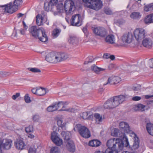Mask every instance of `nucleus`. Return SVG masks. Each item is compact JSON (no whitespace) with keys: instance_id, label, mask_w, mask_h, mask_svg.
Segmentation results:
<instances>
[{"instance_id":"nucleus-1","label":"nucleus","mask_w":153,"mask_h":153,"mask_svg":"<svg viewBox=\"0 0 153 153\" xmlns=\"http://www.w3.org/2000/svg\"><path fill=\"white\" fill-rule=\"evenodd\" d=\"M107 146L108 149H114L118 147V149L121 150L123 147H128L129 145L128 139L126 137H124L123 140L119 139H111L107 142Z\"/></svg>"},{"instance_id":"nucleus-2","label":"nucleus","mask_w":153,"mask_h":153,"mask_svg":"<svg viewBox=\"0 0 153 153\" xmlns=\"http://www.w3.org/2000/svg\"><path fill=\"white\" fill-rule=\"evenodd\" d=\"M29 32L33 37L38 38L42 42H45L48 41V37L43 27L38 28L36 26H32L29 29Z\"/></svg>"},{"instance_id":"nucleus-3","label":"nucleus","mask_w":153,"mask_h":153,"mask_svg":"<svg viewBox=\"0 0 153 153\" xmlns=\"http://www.w3.org/2000/svg\"><path fill=\"white\" fill-rule=\"evenodd\" d=\"M125 99V96L123 95L114 96L106 101L104 104V107L106 109H113L122 103Z\"/></svg>"},{"instance_id":"nucleus-4","label":"nucleus","mask_w":153,"mask_h":153,"mask_svg":"<svg viewBox=\"0 0 153 153\" xmlns=\"http://www.w3.org/2000/svg\"><path fill=\"white\" fill-rule=\"evenodd\" d=\"M68 58V55L65 53L51 52L46 55L45 59L48 62L56 63L63 61Z\"/></svg>"},{"instance_id":"nucleus-5","label":"nucleus","mask_w":153,"mask_h":153,"mask_svg":"<svg viewBox=\"0 0 153 153\" xmlns=\"http://www.w3.org/2000/svg\"><path fill=\"white\" fill-rule=\"evenodd\" d=\"M22 0H15L13 3L10 2L9 4L5 5H1L4 12L10 13H13L18 9V7L22 3Z\"/></svg>"},{"instance_id":"nucleus-6","label":"nucleus","mask_w":153,"mask_h":153,"mask_svg":"<svg viewBox=\"0 0 153 153\" xmlns=\"http://www.w3.org/2000/svg\"><path fill=\"white\" fill-rule=\"evenodd\" d=\"M86 3L87 7L90 8L98 10L100 9L102 6L100 0H82Z\"/></svg>"},{"instance_id":"nucleus-7","label":"nucleus","mask_w":153,"mask_h":153,"mask_svg":"<svg viewBox=\"0 0 153 153\" xmlns=\"http://www.w3.org/2000/svg\"><path fill=\"white\" fill-rule=\"evenodd\" d=\"M77 130L79 134L82 137L87 138L91 136L90 131L86 127L82 126L81 124H77L74 128L75 131Z\"/></svg>"},{"instance_id":"nucleus-8","label":"nucleus","mask_w":153,"mask_h":153,"mask_svg":"<svg viewBox=\"0 0 153 153\" xmlns=\"http://www.w3.org/2000/svg\"><path fill=\"white\" fill-rule=\"evenodd\" d=\"M64 8L66 13L69 14L74 11L76 7L72 0H66L65 1Z\"/></svg>"},{"instance_id":"nucleus-9","label":"nucleus","mask_w":153,"mask_h":153,"mask_svg":"<svg viewBox=\"0 0 153 153\" xmlns=\"http://www.w3.org/2000/svg\"><path fill=\"white\" fill-rule=\"evenodd\" d=\"M145 30L142 28L136 29L134 31V34L135 39L138 41L143 39L147 35L146 34Z\"/></svg>"},{"instance_id":"nucleus-10","label":"nucleus","mask_w":153,"mask_h":153,"mask_svg":"<svg viewBox=\"0 0 153 153\" xmlns=\"http://www.w3.org/2000/svg\"><path fill=\"white\" fill-rule=\"evenodd\" d=\"M12 140L10 139H4L1 140L0 139V146L4 150L10 149L12 146Z\"/></svg>"},{"instance_id":"nucleus-11","label":"nucleus","mask_w":153,"mask_h":153,"mask_svg":"<svg viewBox=\"0 0 153 153\" xmlns=\"http://www.w3.org/2000/svg\"><path fill=\"white\" fill-rule=\"evenodd\" d=\"M142 44L143 46L146 48H151L153 45V41L151 36L150 35L145 36L142 41Z\"/></svg>"},{"instance_id":"nucleus-12","label":"nucleus","mask_w":153,"mask_h":153,"mask_svg":"<svg viewBox=\"0 0 153 153\" xmlns=\"http://www.w3.org/2000/svg\"><path fill=\"white\" fill-rule=\"evenodd\" d=\"M93 30L96 35L102 37H105L107 34L105 29L102 27H98L94 28Z\"/></svg>"},{"instance_id":"nucleus-13","label":"nucleus","mask_w":153,"mask_h":153,"mask_svg":"<svg viewBox=\"0 0 153 153\" xmlns=\"http://www.w3.org/2000/svg\"><path fill=\"white\" fill-rule=\"evenodd\" d=\"M51 139L52 141L56 145L60 146L62 143V140L59 138L58 136V134L54 131L51 133Z\"/></svg>"},{"instance_id":"nucleus-14","label":"nucleus","mask_w":153,"mask_h":153,"mask_svg":"<svg viewBox=\"0 0 153 153\" xmlns=\"http://www.w3.org/2000/svg\"><path fill=\"white\" fill-rule=\"evenodd\" d=\"M81 16L79 14H77L73 15L71 21V25L73 26H79L81 25V21L80 19Z\"/></svg>"},{"instance_id":"nucleus-15","label":"nucleus","mask_w":153,"mask_h":153,"mask_svg":"<svg viewBox=\"0 0 153 153\" xmlns=\"http://www.w3.org/2000/svg\"><path fill=\"white\" fill-rule=\"evenodd\" d=\"M133 36L131 33H126L123 34L121 37V40L124 43L129 44L132 41Z\"/></svg>"},{"instance_id":"nucleus-16","label":"nucleus","mask_w":153,"mask_h":153,"mask_svg":"<svg viewBox=\"0 0 153 153\" xmlns=\"http://www.w3.org/2000/svg\"><path fill=\"white\" fill-rule=\"evenodd\" d=\"M121 79L120 77L115 76H112L108 78L107 83L104 84L105 85L107 84L115 85L119 83Z\"/></svg>"},{"instance_id":"nucleus-17","label":"nucleus","mask_w":153,"mask_h":153,"mask_svg":"<svg viewBox=\"0 0 153 153\" xmlns=\"http://www.w3.org/2000/svg\"><path fill=\"white\" fill-rule=\"evenodd\" d=\"M58 0H51L49 3L44 4V9L47 11L51 10L53 7L58 3Z\"/></svg>"},{"instance_id":"nucleus-18","label":"nucleus","mask_w":153,"mask_h":153,"mask_svg":"<svg viewBox=\"0 0 153 153\" xmlns=\"http://www.w3.org/2000/svg\"><path fill=\"white\" fill-rule=\"evenodd\" d=\"M63 117L62 115H59L56 117V120L58 126L61 127L62 129L65 130L66 123L63 121Z\"/></svg>"},{"instance_id":"nucleus-19","label":"nucleus","mask_w":153,"mask_h":153,"mask_svg":"<svg viewBox=\"0 0 153 153\" xmlns=\"http://www.w3.org/2000/svg\"><path fill=\"white\" fill-rule=\"evenodd\" d=\"M132 136L134 137V143L132 147H131L132 150L137 149L139 147V138L137 136L135 133L133 132L132 133Z\"/></svg>"},{"instance_id":"nucleus-20","label":"nucleus","mask_w":153,"mask_h":153,"mask_svg":"<svg viewBox=\"0 0 153 153\" xmlns=\"http://www.w3.org/2000/svg\"><path fill=\"white\" fill-rule=\"evenodd\" d=\"M67 143L66 145L67 149L71 153L74 152L75 151V146L72 140H69L66 142Z\"/></svg>"},{"instance_id":"nucleus-21","label":"nucleus","mask_w":153,"mask_h":153,"mask_svg":"<svg viewBox=\"0 0 153 153\" xmlns=\"http://www.w3.org/2000/svg\"><path fill=\"white\" fill-rule=\"evenodd\" d=\"M15 145L17 149L22 150L24 148L25 145L23 141L20 139H17L15 142Z\"/></svg>"},{"instance_id":"nucleus-22","label":"nucleus","mask_w":153,"mask_h":153,"mask_svg":"<svg viewBox=\"0 0 153 153\" xmlns=\"http://www.w3.org/2000/svg\"><path fill=\"white\" fill-rule=\"evenodd\" d=\"M119 126L120 128L123 129L125 133H130V128L128 124L126 122H122L120 123Z\"/></svg>"},{"instance_id":"nucleus-23","label":"nucleus","mask_w":153,"mask_h":153,"mask_svg":"<svg viewBox=\"0 0 153 153\" xmlns=\"http://www.w3.org/2000/svg\"><path fill=\"white\" fill-rule=\"evenodd\" d=\"M106 42L111 44H113L115 43V38L114 35L110 34L107 36L105 38Z\"/></svg>"},{"instance_id":"nucleus-24","label":"nucleus","mask_w":153,"mask_h":153,"mask_svg":"<svg viewBox=\"0 0 153 153\" xmlns=\"http://www.w3.org/2000/svg\"><path fill=\"white\" fill-rule=\"evenodd\" d=\"M101 144V142L97 140H93L89 141L88 143L89 146L92 147H98Z\"/></svg>"},{"instance_id":"nucleus-25","label":"nucleus","mask_w":153,"mask_h":153,"mask_svg":"<svg viewBox=\"0 0 153 153\" xmlns=\"http://www.w3.org/2000/svg\"><path fill=\"white\" fill-rule=\"evenodd\" d=\"M146 129L149 133L153 136V124L150 122L147 123Z\"/></svg>"},{"instance_id":"nucleus-26","label":"nucleus","mask_w":153,"mask_h":153,"mask_svg":"<svg viewBox=\"0 0 153 153\" xmlns=\"http://www.w3.org/2000/svg\"><path fill=\"white\" fill-rule=\"evenodd\" d=\"M61 135L64 137V139L65 140H66L68 142V141L71 140H70V136L71 135L70 132L68 131H63L61 133Z\"/></svg>"},{"instance_id":"nucleus-27","label":"nucleus","mask_w":153,"mask_h":153,"mask_svg":"<svg viewBox=\"0 0 153 153\" xmlns=\"http://www.w3.org/2000/svg\"><path fill=\"white\" fill-rule=\"evenodd\" d=\"M144 22L146 24L153 23V14L149 15L145 17Z\"/></svg>"},{"instance_id":"nucleus-28","label":"nucleus","mask_w":153,"mask_h":153,"mask_svg":"<svg viewBox=\"0 0 153 153\" xmlns=\"http://www.w3.org/2000/svg\"><path fill=\"white\" fill-rule=\"evenodd\" d=\"M95 118L96 123L97 124H99L102 121V116L98 113H95L94 115Z\"/></svg>"},{"instance_id":"nucleus-29","label":"nucleus","mask_w":153,"mask_h":153,"mask_svg":"<svg viewBox=\"0 0 153 153\" xmlns=\"http://www.w3.org/2000/svg\"><path fill=\"white\" fill-rule=\"evenodd\" d=\"M91 68V69L94 71L97 74H99L100 72L105 70V69L98 67L95 65H92Z\"/></svg>"},{"instance_id":"nucleus-30","label":"nucleus","mask_w":153,"mask_h":153,"mask_svg":"<svg viewBox=\"0 0 153 153\" xmlns=\"http://www.w3.org/2000/svg\"><path fill=\"white\" fill-rule=\"evenodd\" d=\"M36 22L37 24L40 26L43 24V18L40 14H38L36 17Z\"/></svg>"},{"instance_id":"nucleus-31","label":"nucleus","mask_w":153,"mask_h":153,"mask_svg":"<svg viewBox=\"0 0 153 153\" xmlns=\"http://www.w3.org/2000/svg\"><path fill=\"white\" fill-rule=\"evenodd\" d=\"M145 105L141 104H139L135 105L134 108L135 111H143L145 110Z\"/></svg>"},{"instance_id":"nucleus-32","label":"nucleus","mask_w":153,"mask_h":153,"mask_svg":"<svg viewBox=\"0 0 153 153\" xmlns=\"http://www.w3.org/2000/svg\"><path fill=\"white\" fill-rule=\"evenodd\" d=\"M145 11L148 12L153 10V3L146 4L144 7Z\"/></svg>"},{"instance_id":"nucleus-33","label":"nucleus","mask_w":153,"mask_h":153,"mask_svg":"<svg viewBox=\"0 0 153 153\" xmlns=\"http://www.w3.org/2000/svg\"><path fill=\"white\" fill-rule=\"evenodd\" d=\"M140 13L138 12H134L130 15V17L133 19H138L141 17Z\"/></svg>"},{"instance_id":"nucleus-34","label":"nucleus","mask_w":153,"mask_h":153,"mask_svg":"<svg viewBox=\"0 0 153 153\" xmlns=\"http://www.w3.org/2000/svg\"><path fill=\"white\" fill-rule=\"evenodd\" d=\"M46 94L45 90L44 88H38L37 91V95L39 96H42Z\"/></svg>"},{"instance_id":"nucleus-35","label":"nucleus","mask_w":153,"mask_h":153,"mask_svg":"<svg viewBox=\"0 0 153 153\" xmlns=\"http://www.w3.org/2000/svg\"><path fill=\"white\" fill-rule=\"evenodd\" d=\"M47 110L49 112H51L57 110V108L55 104H53L48 106L47 108Z\"/></svg>"},{"instance_id":"nucleus-36","label":"nucleus","mask_w":153,"mask_h":153,"mask_svg":"<svg viewBox=\"0 0 153 153\" xmlns=\"http://www.w3.org/2000/svg\"><path fill=\"white\" fill-rule=\"evenodd\" d=\"M125 21L123 19H119L116 20L114 22V23L118 25H123L125 23Z\"/></svg>"},{"instance_id":"nucleus-37","label":"nucleus","mask_w":153,"mask_h":153,"mask_svg":"<svg viewBox=\"0 0 153 153\" xmlns=\"http://www.w3.org/2000/svg\"><path fill=\"white\" fill-rule=\"evenodd\" d=\"M68 103H67L66 102V103H65V104H63L64 107H62V108L61 109L59 110V111H70L71 112L74 111V108H71V109H66V105L68 104Z\"/></svg>"},{"instance_id":"nucleus-38","label":"nucleus","mask_w":153,"mask_h":153,"mask_svg":"<svg viewBox=\"0 0 153 153\" xmlns=\"http://www.w3.org/2000/svg\"><path fill=\"white\" fill-rule=\"evenodd\" d=\"M60 32V30L57 29H55L52 32V35L55 38L57 37Z\"/></svg>"},{"instance_id":"nucleus-39","label":"nucleus","mask_w":153,"mask_h":153,"mask_svg":"<svg viewBox=\"0 0 153 153\" xmlns=\"http://www.w3.org/2000/svg\"><path fill=\"white\" fill-rule=\"evenodd\" d=\"M105 153H118L116 149H107L105 151Z\"/></svg>"},{"instance_id":"nucleus-40","label":"nucleus","mask_w":153,"mask_h":153,"mask_svg":"<svg viewBox=\"0 0 153 153\" xmlns=\"http://www.w3.org/2000/svg\"><path fill=\"white\" fill-rule=\"evenodd\" d=\"M77 40V38L76 37L74 36H70L68 41L70 43H73L76 42Z\"/></svg>"},{"instance_id":"nucleus-41","label":"nucleus","mask_w":153,"mask_h":153,"mask_svg":"<svg viewBox=\"0 0 153 153\" xmlns=\"http://www.w3.org/2000/svg\"><path fill=\"white\" fill-rule=\"evenodd\" d=\"M65 103H66V102H64L62 101L59 102L55 104L57 108V110L62 107H63V104H65Z\"/></svg>"},{"instance_id":"nucleus-42","label":"nucleus","mask_w":153,"mask_h":153,"mask_svg":"<svg viewBox=\"0 0 153 153\" xmlns=\"http://www.w3.org/2000/svg\"><path fill=\"white\" fill-rule=\"evenodd\" d=\"M94 60V59L92 56H90L86 59V61L84 62V64H87L89 63H91Z\"/></svg>"},{"instance_id":"nucleus-43","label":"nucleus","mask_w":153,"mask_h":153,"mask_svg":"<svg viewBox=\"0 0 153 153\" xmlns=\"http://www.w3.org/2000/svg\"><path fill=\"white\" fill-rule=\"evenodd\" d=\"M56 8L57 10V12L59 13H62L63 12V8L62 4H60L58 5Z\"/></svg>"},{"instance_id":"nucleus-44","label":"nucleus","mask_w":153,"mask_h":153,"mask_svg":"<svg viewBox=\"0 0 153 153\" xmlns=\"http://www.w3.org/2000/svg\"><path fill=\"white\" fill-rule=\"evenodd\" d=\"M59 152L58 148L57 147L55 146L51 149L50 153H58Z\"/></svg>"},{"instance_id":"nucleus-45","label":"nucleus","mask_w":153,"mask_h":153,"mask_svg":"<svg viewBox=\"0 0 153 153\" xmlns=\"http://www.w3.org/2000/svg\"><path fill=\"white\" fill-rule=\"evenodd\" d=\"M88 112H83L80 115V116L84 119H86L88 118Z\"/></svg>"},{"instance_id":"nucleus-46","label":"nucleus","mask_w":153,"mask_h":153,"mask_svg":"<svg viewBox=\"0 0 153 153\" xmlns=\"http://www.w3.org/2000/svg\"><path fill=\"white\" fill-rule=\"evenodd\" d=\"M28 69L30 71L33 73H39L41 72L40 70L37 68H29Z\"/></svg>"},{"instance_id":"nucleus-47","label":"nucleus","mask_w":153,"mask_h":153,"mask_svg":"<svg viewBox=\"0 0 153 153\" xmlns=\"http://www.w3.org/2000/svg\"><path fill=\"white\" fill-rule=\"evenodd\" d=\"M119 132V130L117 128H114V129L113 131H112L111 133L112 135L117 137L118 136V133Z\"/></svg>"},{"instance_id":"nucleus-48","label":"nucleus","mask_w":153,"mask_h":153,"mask_svg":"<svg viewBox=\"0 0 153 153\" xmlns=\"http://www.w3.org/2000/svg\"><path fill=\"white\" fill-rule=\"evenodd\" d=\"M25 131L27 132H30L33 131V128L32 126H29L25 128Z\"/></svg>"},{"instance_id":"nucleus-49","label":"nucleus","mask_w":153,"mask_h":153,"mask_svg":"<svg viewBox=\"0 0 153 153\" xmlns=\"http://www.w3.org/2000/svg\"><path fill=\"white\" fill-rule=\"evenodd\" d=\"M104 12L105 14L107 15H111L112 14V11L111 10L108 8H106L104 9Z\"/></svg>"},{"instance_id":"nucleus-50","label":"nucleus","mask_w":153,"mask_h":153,"mask_svg":"<svg viewBox=\"0 0 153 153\" xmlns=\"http://www.w3.org/2000/svg\"><path fill=\"white\" fill-rule=\"evenodd\" d=\"M0 74L2 75L3 77L7 76L11 74V73L10 72L6 71L1 72L0 73Z\"/></svg>"},{"instance_id":"nucleus-51","label":"nucleus","mask_w":153,"mask_h":153,"mask_svg":"<svg viewBox=\"0 0 153 153\" xmlns=\"http://www.w3.org/2000/svg\"><path fill=\"white\" fill-rule=\"evenodd\" d=\"M25 100L26 102L28 103L31 102L30 97H29L28 94H26L25 96Z\"/></svg>"},{"instance_id":"nucleus-52","label":"nucleus","mask_w":153,"mask_h":153,"mask_svg":"<svg viewBox=\"0 0 153 153\" xmlns=\"http://www.w3.org/2000/svg\"><path fill=\"white\" fill-rule=\"evenodd\" d=\"M140 89V86L139 85H137L136 86H133L132 87V89L135 91H137Z\"/></svg>"},{"instance_id":"nucleus-53","label":"nucleus","mask_w":153,"mask_h":153,"mask_svg":"<svg viewBox=\"0 0 153 153\" xmlns=\"http://www.w3.org/2000/svg\"><path fill=\"white\" fill-rule=\"evenodd\" d=\"M141 99V97H139V96H137L134 97H133L132 98V100H133V101H139V100H140Z\"/></svg>"},{"instance_id":"nucleus-54","label":"nucleus","mask_w":153,"mask_h":153,"mask_svg":"<svg viewBox=\"0 0 153 153\" xmlns=\"http://www.w3.org/2000/svg\"><path fill=\"white\" fill-rule=\"evenodd\" d=\"M149 67L151 68H153V59H150L149 61Z\"/></svg>"},{"instance_id":"nucleus-55","label":"nucleus","mask_w":153,"mask_h":153,"mask_svg":"<svg viewBox=\"0 0 153 153\" xmlns=\"http://www.w3.org/2000/svg\"><path fill=\"white\" fill-rule=\"evenodd\" d=\"M20 96L19 93H17L15 95H14L12 96V98L13 100H16L17 98L19 97Z\"/></svg>"},{"instance_id":"nucleus-56","label":"nucleus","mask_w":153,"mask_h":153,"mask_svg":"<svg viewBox=\"0 0 153 153\" xmlns=\"http://www.w3.org/2000/svg\"><path fill=\"white\" fill-rule=\"evenodd\" d=\"M33 120L34 121H38L39 119V116L37 115H35L33 117Z\"/></svg>"},{"instance_id":"nucleus-57","label":"nucleus","mask_w":153,"mask_h":153,"mask_svg":"<svg viewBox=\"0 0 153 153\" xmlns=\"http://www.w3.org/2000/svg\"><path fill=\"white\" fill-rule=\"evenodd\" d=\"M38 87H36L35 88H33L32 89V92L35 94L37 95V91L38 90Z\"/></svg>"},{"instance_id":"nucleus-58","label":"nucleus","mask_w":153,"mask_h":153,"mask_svg":"<svg viewBox=\"0 0 153 153\" xmlns=\"http://www.w3.org/2000/svg\"><path fill=\"white\" fill-rule=\"evenodd\" d=\"M110 56V54L109 53H106L104 54L103 57V58L105 59L109 58Z\"/></svg>"},{"instance_id":"nucleus-59","label":"nucleus","mask_w":153,"mask_h":153,"mask_svg":"<svg viewBox=\"0 0 153 153\" xmlns=\"http://www.w3.org/2000/svg\"><path fill=\"white\" fill-rule=\"evenodd\" d=\"M20 31L21 34L22 35H24L25 33V30L24 29H21L20 30Z\"/></svg>"},{"instance_id":"nucleus-60","label":"nucleus","mask_w":153,"mask_h":153,"mask_svg":"<svg viewBox=\"0 0 153 153\" xmlns=\"http://www.w3.org/2000/svg\"><path fill=\"white\" fill-rule=\"evenodd\" d=\"M135 1H136V4H137L138 5V7H140L141 6V4H140L141 0H136Z\"/></svg>"},{"instance_id":"nucleus-61","label":"nucleus","mask_w":153,"mask_h":153,"mask_svg":"<svg viewBox=\"0 0 153 153\" xmlns=\"http://www.w3.org/2000/svg\"><path fill=\"white\" fill-rule=\"evenodd\" d=\"M82 30L85 33H86L87 31V27H83Z\"/></svg>"},{"instance_id":"nucleus-62","label":"nucleus","mask_w":153,"mask_h":153,"mask_svg":"<svg viewBox=\"0 0 153 153\" xmlns=\"http://www.w3.org/2000/svg\"><path fill=\"white\" fill-rule=\"evenodd\" d=\"M41 14L42 15H40L41 16H42L44 18V17L46 15V13L43 11H42L41 12Z\"/></svg>"},{"instance_id":"nucleus-63","label":"nucleus","mask_w":153,"mask_h":153,"mask_svg":"<svg viewBox=\"0 0 153 153\" xmlns=\"http://www.w3.org/2000/svg\"><path fill=\"white\" fill-rule=\"evenodd\" d=\"M24 15V14H22L21 13H19L17 14V17L18 18H19L22 17Z\"/></svg>"},{"instance_id":"nucleus-64","label":"nucleus","mask_w":153,"mask_h":153,"mask_svg":"<svg viewBox=\"0 0 153 153\" xmlns=\"http://www.w3.org/2000/svg\"><path fill=\"white\" fill-rule=\"evenodd\" d=\"M152 97H153V95H146L145 96V98L146 99H148Z\"/></svg>"}]
</instances>
